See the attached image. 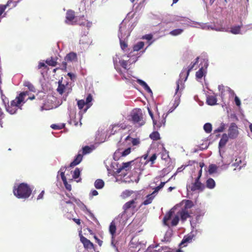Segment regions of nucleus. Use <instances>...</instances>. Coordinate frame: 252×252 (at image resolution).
I'll return each instance as SVG.
<instances>
[{
    "instance_id": "nucleus-61",
    "label": "nucleus",
    "mask_w": 252,
    "mask_h": 252,
    "mask_svg": "<svg viewBox=\"0 0 252 252\" xmlns=\"http://www.w3.org/2000/svg\"><path fill=\"white\" fill-rule=\"evenodd\" d=\"M94 238L96 240V242L97 243L98 245L101 246L102 244L103 241L99 239L96 236H94Z\"/></svg>"
},
{
    "instance_id": "nucleus-31",
    "label": "nucleus",
    "mask_w": 252,
    "mask_h": 252,
    "mask_svg": "<svg viewBox=\"0 0 252 252\" xmlns=\"http://www.w3.org/2000/svg\"><path fill=\"white\" fill-rule=\"evenodd\" d=\"M125 140H131V142L133 146L137 145L140 143V141L138 139L131 138L129 136V135L127 136L125 138Z\"/></svg>"
},
{
    "instance_id": "nucleus-48",
    "label": "nucleus",
    "mask_w": 252,
    "mask_h": 252,
    "mask_svg": "<svg viewBox=\"0 0 252 252\" xmlns=\"http://www.w3.org/2000/svg\"><path fill=\"white\" fill-rule=\"evenodd\" d=\"M92 149L88 146H86L82 148V155H86L91 153Z\"/></svg>"
},
{
    "instance_id": "nucleus-5",
    "label": "nucleus",
    "mask_w": 252,
    "mask_h": 252,
    "mask_svg": "<svg viewBox=\"0 0 252 252\" xmlns=\"http://www.w3.org/2000/svg\"><path fill=\"white\" fill-rule=\"evenodd\" d=\"M136 199H132L130 200L127 202H126L123 206V209L124 210L123 212L121 214H119V216H121V218L123 219V222H125V220L127 221V213H128V211L130 210L132 214L134 213L133 212L135 211V208L136 207Z\"/></svg>"
},
{
    "instance_id": "nucleus-24",
    "label": "nucleus",
    "mask_w": 252,
    "mask_h": 252,
    "mask_svg": "<svg viewBox=\"0 0 252 252\" xmlns=\"http://www.w3.org/2000/svg\"><path fill=\"white\" fill-rule=\"evenodd\" d=\"M11 3H13V4L14 3V1H13L12 0H8L6 4H4V5L0 4V16L4 12L5 9L7 7H8Z\"/></svg>"
},
{
    "instance_id": "nucleus-57",
    "label": "nucleus",
    "mask_w": 252,
    "mask_h": 252,
    "mask_svg": "<svg viewBox=\"0 0 252 252\" xmlns=\"http://www.w3.org/2000/svg\"><path fill=\"white\" fill-rule=\"evenodd\" d=\"M234 100H235L236 105L238 106H240L241 105V101L238 96H235Z\"/></svg>"
},
{
    "instance_id": "nucleus-34",
    "label": "nucleus",
    "mask_w": 252,
    "mask_h": 252,
    "mask_svg": "<svg viewBox=\"0 0 252 252\" xmlns=\"http://www.w3.org/2000/svg\"><path fill=\"white\" fill-rule=\"evenodd\" d=\"M29 94V92L27 91L23 92L21 93L18 96H17L18 99V102H23L24 100V97L27 95Z\"/></svg>"
},
{
    "instance_id": "nucleus-36",
    "label": "nucleus",
    "mask_w": 252,
    "mask_h": 252,
    "mask_svg": "<svg viewBox=\"0 0 252 252\" xmlns=\"http://www.w3.org/2000/svg\"><path fill=\"white\" fill-rule=\"evenodd\" d=\"M194 204L192 201L190 200H185L184 208L183 209L187 210L188 209H190L193 206Z\"/></svg>"
},
{
    "instance_id": "nucleus-28",
    "label": "nucleus",
    "mask_w": 252,
    "mask_h": 252,
    "mask_svg": "<svg viewBox=\"0 0 252 252\" xmlns=\"http://www.w3.org/2000/svg\"><path fill=\"white\" fill-rule=\"evenodd\" d=\"M92 100H93V96H92V94H90L87 95V98H86L85 102H86V104L87 106L85 109L84 112H86L87 111V110L92 105V104H91L90 103L92 102Z\"/></svg>"
},
{
    "instance_id": "nucleus-64",
    "label": "nucleus",
    "mask_w": 252,
    "mask_h": 252,
    "mask_svg": "<svg viewBox=\"0 0 252 252\" xmlns=\"http://www.w3.org/2000/svg\"><path fill=\"white\" fill-rule=\"evenodd\" d=\"M72 220L77 224L80 225V224H81V220L80 219L73 218Z\"/></svg>"
},
{
    "instance_id": "nucleus-32",
    "label": "nucleus",
    "mask_w": 252,
    "mask_h": 252,
    "mask_svg": "<svg viewBox=\"0 0 252 252\" xmlns=\"http://www.w3.org/2000/svg\"><path fill=\"white\" fill-rule=\"evenodd\" d=\"M157 158V154H154L149 159L146 160L145 164H146L148 162H151V166H152L155 163V160Z\"/></svg>"
},
{
    "instance_id": "nucleus-17",
    "label": "nucleus",
    "mask_w": 252,
    "mask_h": 252,
    "mask_svg": "<svg viewBox=\"0 0 252 252\" xmlns=\"http://www.w3.org/2000/svg\"><path fill=\"white\" fill-rule=\"evenodd\" d=\"M131 152V148H128L126 149H125L123 152L121 153L120 151V150H117L114 155V159L116 160V157H117V155H120L122 157H126L129 155Z\"/></svg>"
},
{
    "instance_id": "nucleus-51",
    "label": "nucleus",
    "mask_w": 252,
    "mask_h": 252,
    "mask_svg": "<svg viewBox=\"0 0 252 252\" xmlns=\"http://www.w3.org/2000/svg\"><path fill=\"white\" fill-rule=\"evenodd\" d=\"M78 106L79 109L81 110L83 108L84 106L86 105L85 101L84 100H80L77 102Z\"/></svg>"
},
{
    "instance_id": "nucleus-62",
    "label": "nucleus",
    "mask_w": 252,
    "mask_h": 252,
    "mask_svg": "<svg viewBox=\"0 0 252 252\" xmlns=\"http://www.w3.org/2000/svg\"><path fill=\"white\" fill-rule=\"evenodd\" d=\"M65 187V188L68 190H70L71 189V185L70 184H68L67 182V180H66V182L65 183H63Z\"/></svg>"
},
{
    "instance_id": "nucleus-15",
    "label": "nucleus",
    "mask_w": 252,
    "mask_h": 252,
    "mask_svg": "<svg viewBox=\"0 0 252 252\" xmlns=\"http://www.w3.org/2000/svg\"><path fill=\"white\" fill-rule=\"evenodd\" d=\"M229 138V137L226 133H224L222 134V137L220 140L219 143V147L220 149L222 148L225 146L226 144L228 141Z\"/></svg>"
},
{
    "instance_id": "nucleus-20",
    "label": "nucleus",
    "mask_w": 252,
    "mask_h": 252,
    "mask_svg": "<svg viewBox=\"0 0 252 252\" xmlns=\"http://www.w3.org/2000/svg\"><path fill=\"white\" fill-rule=\"evenodd\" d=\"M173 211H170L168 213L165 215L163 219L164 225L170 227V224L168 223V221L170 220L173 215Z\"/></svg>"
},
{
    "instance_id": "nucleus-7",
    "label": "nucleus",
    "mask_w": 252,
    "mask_h": 252,
    "mask_svg": "<svg viewBox=\"0 0 252 252\" xmlns=\"http://www.w3.org/2000/svg\"><path fill=\"white\" fill-rule=\"evenodd\" d=\"M238 128L234 123H231L228 129V136L230 139H235L239 135Z\"/></svg>"
},
{
    "instance_id": "nucleus-21",
    "label": "nucleus",
    "mask_w": 252,
    "mask_h": 252,
    "mask_svg": "<svg viewBox=\"0 0 252 252\" xmlns=\"http://www.w3.org/2000/svg\"><path fill=\"white\" fill-rule=\"evenodd\" d=\"M136 82L141 86L143 87V88L147 91L149 93H152V90L150 89V88L149 87V86L147 84V83L144 82V81L140 80V79H137Z\"/></svg>"
},
{
    "instance_id": "nucleus-2",
    "label": "nucleus",
    "mask_w": 252,
    "mask_h": 252,
    "mask_svg": "<svg viewBox=\"0 0 252 252\" xmlns=\"http://www.w3.org/2000/svg\"><path fill=\"white\" fill-rule=\"evenodd\" d=\"M188 71L187 68H183L180 74V79H179L176 82V88L175 94V99L176 100H179L182 94V91L184 88V85H182V81L184 80L186 81L189 76H187Z\"/></svg>"
},
{
    "instance_id": "nucleus-35",
    "label": "nucleus",
    "mask_w": 252,
    "mask_h": 252,
    "mask_svg": "<svg viewBox=\"0 0 252 252\" xmlns=\"http://www.w3.org/2000/svg\"><path fill=\"white\" fill-rule=\"evenodd\" d=\"M136 239L134 238H133L130 242L129 246L131 248H138V251L140 250V248L139 246L140 245V243L137 244L136 243Z\"/></svg>"
},
{
    "instance_id": "nucleus-63",
    "label": "nucleus",
    "mask_w": 252,
    "mask_h": 252,
    "mask_svg": "<svg viewBox=\"0 0 252 252\" xmlns=\"http://www.w3.org/2000/svg\"><path fill=\"white\" fill-rule=\"evenodd\" d=\"M44 194V191L42 190L40 192V193L38 195V196L37 197V200H39V199H42L43 198Z\"/></svg>"
},
{
    "instance_id": "nucleus-37",
    "label": "nucleus",
    "mask_w": 252,
    "mask_h": 252,
    "mask_svg": "<svg viewBox=\"0 0 252 252\" xmlns=\"http://www.w3.org/2000/svg\"><path fill=\"white\" fill-rule=\"evenodd\" d=\"M198 60H199V57H197L195 59V62L194 63L192 62L190 63V64L188 66V68H187V70L188 71L187 76L189 75L190 71L193 68V67L196 65V64L198 63Z\"/></svg>"
},
{
    "instance_id": "nucleus-19",
    "label": "nucleus",
    "mask_w": 252,
    "mask_h": 252,
    "mask_svg": "<svg viewBox=\"0 0 252 252\" xmlns=\"http://www.w3.org/2000/svg\"><path fill=\"white\" fill-rule=\"evenodd\" d=\"M217 99L215 95H208L207 97L206 102L209 105H214L217 104Z\"/></svg>"
},
{
    "instance_id": "nucleus-53",
    "label": "nucleus",
    "mask_w": 252,
    "mask_h": 252,
    "mask_svg": "<svg viewBox=\"0 0 252 252\" xmlns=\"http://www.w3.org/2000/svg\"><path fill=\"white\" fill-rule=\"evenodd\" d=\"M120 64L122 67H123L125 69H127V62L126 61H125V60L120 61Z\"/></svg>"
},
{
    "instance_id": "nucleus-49",
    "label": "nucleus",
    "mask_w": 252,
    "mask_h": 252,
    "mask_svg": "<svg viewBox=\"0 0 252 252\" xmlns=\"http://www.w3.org/2000/svg\"><path fill=\"white\" fill-rule=\"evenodd\" d=\"M65 126V124H63L61 125H58L56 124H52L51 126V127L54 129H61L63 128Z\"/></svg>"
},
{
    "instance_id": "nucleus-6",
    "label": "nucleus",
    "mask_w": 252,
    "mask_h": 252,
    "mask_svg": "<svg viewBox=\"0 0 252 252\" xmlns=\"http://www.w3.org/2000/svg\"><path fill=\"white\" fill-rule=\"evenodd\" d=\"M123 221V219L118 215V217L115 218L110 223L109 227V231L112 238H115L117 225L120 224L122 225H125L126 224V220L124 222Z\"/></svg>"
},
{
    "instance_id": "nucleus-29",
    "label": "nucleus",
    "mask_w": 252,
    "mask_h": 252,
    "mask_svg": "<svg viewBox=\"0 0 252 252\" xmlns=\"http://www.w3.org/2000/svg\"><path fill=\"white\" fill-rule=\"evenodd\" d=\"M242 26H237L232 27L230 29V32L234 34L240 33L241 28Z\"/></svg>"
},
{
    "instance_id": "nucleus-26",
    "label": "nucleus",
    "mask_w": 252,
    "mask_h": 252,
    "mask_svg": "<svg viewBox=\"0 0 252 252\" xmlns=\"http://www.w3.org/2000/svg\"><path fill=\"white\" fill-rule=\"evenodd\" d=\"M23 85L25 87H27V88L31 92H34V93L36 92V89H35L34 86L30 82L28 81H25L24 82Z\"/></svg>"
},
{
    "instance_id": "nucleus-9",
    "label": "nucleus",
    "mask_w": 252,
    "mask_h": 252,
    "mask_svg": "<svg viewBox=\"0 0 252 252\" xmlns=\"http://www.w3.org/2000/svg\"><path fill=\"white\" fill-rule=\"evenodd\" d=\"M188 190L190 189L191 191H194L197 190L202 191L205 189L204 185L201 182H195L191 185H187Z\"/></svg>"
},
{
    "instance_id": "nucleus-25",
    "label": "nucleus",
    "mask_w": 252,
    "mask_h": 252,
    "mask_svg": "<svg viewBox=\"0 0 252 252\" xmlns=\"http://www.w3.org/2000/svg\"><path fill=\"white\" fill-rule=\"evenodd\" d=\"M153 194H154L151 193L150 194L147 195L146 196V199L142 203V204L144 205H147L151 204L155 197Z\"/></svg>"
},
{
    "instance_id": "nucleus-50",
    "label": "nucleus",
    "mask_w": 252,
    "mask_h": 252,
    "mask_svg": "<svg viewBox=\"0 0 252 252\" xmlns=\"http://www.w3.org/2000/svg\"><path fill=\"white\" fill-rule=\"evenodd\" d=\"M133 193V191L132 190H126L123 192L122 195L124 197H127L130 196Z\"/></svg>"
},
{
    "instance_id": "nucleus-27",
    "label": "nucleus",
    "mask_w": 252,
    "mask_h": 252,
    "mask_svg": "<svg viewBox=\"0 0 252 252\" xmlns=\"http://www.w3.org/2000/svg\"><path fill=\"white\" fill-rule=\"evenodd\" d=\"M104 186V182L101 179H97L94 182V187L97 189H101Z\"/></svg>"
},
{
    "instance_id": "nucleus-59",
    "label": "nucleus",
    "mask_w": 252,
    "mask_h": 252,
    "mask_svg": "<svg viewBox=\"0 0 252 252\" xmlns=\"http://www.w3.org/2000/svg\"><path fill=\"white\" fill-rule=\"evenodd\" d=\"M61 178L62 179V181L63 182V183H65L66 180V177L65 176L64 173L63 172H62L61 173Z\"/></svg>"
},
{
    "instance_id": "nucleus-8",
    "label": "nucleus",
    "mask_w": 252,
    "mask_h": 252,
    "mask_svg": "<svg viewBox=\"0 0 252 252\" xmlns=\"http://www.w3.org/2000/svg\"><path fill=\"white\" fill-rule=\"evenodd\" d=\"M146 252H171L170 249L166 246H159L156 245L155 246H149Z\"/></svg>"
},
{
    "instance_id": "nucleus-13",
    "label": "nucleus",
    "mask_w": 252,
    "mask_h": 252,
    "mask_svg": "<svg viewBox=\"0 0 252 252\" xmlns=\"http://www.w3.org/2000/svg\"><path fill=\"white\" fill-rule=\"evenodd\" d=\"M179 217H180L181 220L184 222L186 221L188 218L190 217L189 213L188 210L186 209H182L180 212L178 213Z\"/></svg>"
},
{
    "instance_id": "nucleus-16",
    "label": "nucleus",
    "mask_w": 252,
    "mask_h": 252,
    "mask_svg": "<svg viewBox=\"0 0 252 252\" xmlns=\"http://www.w3.org/2000/svg\"><path fill=\"white\" fill-rule=\"evenodd\" d=\"M131 162L132 161L123 162L122 166L119 168L117 169L116 171L117 173H120L123 170H125L126 171L129 170L130 168Z\"/></svg>"
},
{
    "instance_id": "nucleus-46",
    "label": "nucleus",
    "mask_w": 252,
    "mask_h": 252,
    "mask_svg": "<svg viewBox=\"0 0 252 252\" xmlns=\"http://www.w3.org/2000/svg\"><path fill=\"white\" fill-rule=\"evenodd\" d=\"M226 125L223 123L220 124V126L214 130V133L221 132L225 129Z\"/></svg>"
},
{
    "instance_id": "nucleus-30",
    "label": "nucleus",
    "mask_w": 252,
    "mask_h": 252,
    "mask_svg": "<svg viewBox=\"0 0 252 252\" xmlns=\"http://www.w3.org/2000/svg\"><path fill=\"white\" fill-rule=\"evenodd\" d=\"M218 167L214 164H211L209 165L208 172L210 174H212L217 172Z\"/></svg>"
},
{
    "instance_id": "nucleus-44",
    "label": "nucleus",
    "mask_w": 252,
    "mask_h": 252,
    "mask_svg": "<svg viewBox=\"0 0 252 252\" xmlns=\"http://www.w3.org/2000/svg\"><path fill=\"white\" fill-rule=\"evenodd\" d=\"M179 221V217L178 215L175 216L171 221V223L170 224V227L176 226Z\"/></svg>"
},
{
    "instance_id": "nucleus-54",
    "label": "nucleus",
    "mask_w": 252,
    "mask_h": 252,
    "mask_svg": "<svg viewBox=\"0 0 252 252\" xmlns=\"http://www.w3.org/2000/svg\"><path fill=\"white\" fill-rule=\"evenodd\" d=\"M120 45H121V48L123 50H125L127 47V43L125 41H124L122 40H120Z\"/></svg>"
},
{
    "instance_id": "nucleus-10",
    "label": "nucleus",
    "mask_w": 252,
    "mask_h": 252,
    "mask_svg": "<svg viewBox=\"0 0 252 252\" xmlns=\"http://www.w3.org/2000/svg\"><path fill=\"white\" fill-rule=\"evenodd\" d=\"M194 238L195 236L192 233H190L185 235L182 239L181 243H180V246H183L182 247L187 246L188 244L192 242L193 240H194Z\"/></svg>"
},
{
    "instance_id": "nucleus-18",
    "label": "nucleus",
    "mask_w": 252,
    "mask_h": 252,
    "mask_svg": "<svg viewBox=\"0 0 252 252\" xmlns=\"http://www.w3.org/2000/svg\"><path fill=\"white\" fill-rule=\"evenodd\" d=\"M82 158L83 155L80 153H78V154L76 156V158L73 160V161L70 163V166L74 167L77 165V164H79L82 161Z\"/></svg>"
},
{
    "instance_id": "nucleus-12",
    "label": "nucleus",
    "mask_w": 252,
    "mask_h": 252,
    "mask_svg": "<svg viewBox=\"0 0 252 252\" xmlns=\"http://www.w3.org/2000/svg\"><path fill=\"white\" fill-rule=\"evenodd\" d=\"M66 20L65 23L70 24L74 22V20L75 18V12L72 10H68L66 13Z\"/></svg>"
},
{
    "instance_id": "nucleus-38",
    "label": "nucleus",
    "mask_w": 252,
    "mask_h": 252,
    "mask_svg": "<svg viewBox=\"0 0 252 252\" xmlns=\"http://www.w3.org/2000/svg\"><path fill=\"white\" fill-rule=\"evenodd\" d=\"M144 46V43L142 41H140L138 42L136 44L134 45L133 46V51H138L140 49L143 48Z\"/></svg>"
},
{
    "instance_id": "nucleus-40",
    "label": "nucleus",
    "mask_w": 252,
    "mask_h": 252,
    "mask_svg": "<svg viewBox=\"0 0 252 252\" xmlns=\"http://www.w3.org/2000/svg\"><path fill=\"white\" fill-rule=\"evenodd\" d=\"M65 86L63 84H62L61 81L59 82V85L58 88L57 89V92L60 94H62L64 91L65 90Z\"/></svg>"
},
{
    "instance_id": "nucleus-41",
    "label": "nucleus",
    "mask_w": 252,
    "mask_h": 252,
    "mask_svg": "<svg viewBox=\"0 0 252 252\" xmlns=\"http://www.w3.org/2000/svg\"><path fill=\"white\" fill-rule=\"evenodd\" d=\"M150 137L153 140H158L160 139V135L158 131H154L150 135Z\"/></svg>"
},
{
    "instance_id": "nucleus-42",
    "label": "nucleus",
    "mask_w": 252,
    "mask_h": 252,
    "mask_svg": "<svg viewBox=\"0 0 252 252\" xmlns=\"http://www.w3.org/2000/svg\"><path fill=\"white\" fill-rule=\"evenodd\" d=\"M204 70L203 67H201L196 72V77L198 79H201L204 74Z\"/></svg>"
},
{
    "instance_id": "nucleus-22",
    "label": "nucleus",
    "mask_w": 252,
    "mask_h": 252,
    "mask_svg": "<svg viewBox=\"0 0 252 252\" xmlns=\"http://www.w3.org/2000/svg\"><path fill=\"white\" fill-rule=\"evenodd\" d=\"M206 187L209 189H213L215 187L216 183L212 178H209L206 182Z\"/></svg>"
},
{
    "instance_id": "nucleus-3",
    "label": "nucleus",
    "mask_w": 252,
    "mask_h": 252,
    "mask_svg": "<svg viewBox=\"0 0 252 252\" xmlns=\"http://www.w3.org/2000/svg\"><path fill=\"white\" fill-rule=\"evenodd\" d=\"M1 97L2 99L4 104L5 105V109L7 112H8L10 114H15L18 108H20L22 102H18V99L16 97L15 99L12 100L10 102V104H8L7 105L6 103H8V99L2 94H1Z\"/></svg>"
},
{
    "instance_id": "nucleus-1",
    "label": "nucleus",
    "mask_w": 252,
    "mask_h": 252,
    "mask_svg": "<svg viewBox=\"0 0 252 252\" xmlns=\"http://www.w3.org/2000/svg\"><path fill=\"white\" fill-rule=\"evenodd\" d=\"M13 193L18 198L26 199L31 195L32 190L26 183H21L13 188Z\"/></svg>"
},
{
    "instance_id": "nucleus-43",
    "label": "nucleus",
    "mask_w": 252,
    "mask_h": 252,
    "mask_svg": "<svg viewBox=\"0 0 252 252\" xmlns=\"http://www.w3.org/2000/svg\"><path fill=\"white\" fill-rule=\"evenodd\" d=\"M241 163H242V161L240 158H236L235 159V162L234 163H233L232 165V166H233L234 167H235L234 168V170H236V168L238 167V166H239V167L238 168V169L240 170L241 169Z\"/></svg>"
},
{
    "instance_id": "nucleus-47",
    "label": "nucleus",
    "mask_w": 252,
    "mask_h": 252,
    "mask_svg": "<svg viewBox=\"0 0 252 252\" xmlns=\"http://www.w3.org/2000/svg\"><path fill=\"white\" fill-rule=\"evenodd\" d=\"M170 179H169L166 182H162L160 183V185L156 187L155 188V190L153 192L152 194H154L156 192H157L158 191V190H159L161 189H162L164 186L165 185V183H167V182H168L169 181Z\"/></svg>"
},
{
    "instance_id": "nucleus-58",
    "label": "nucleus",
    "mask_w": 252,
    "mask_h": 252,
    "mask_svg": "<svg viewBox=\"0 0 252 252\" xmlns=\"http://www.w3.org/2000/svg\"><path fill=\"white\" fill-rule=\"evenodd\" d=\"M148 112H149V115L150 116H151V118L153 120V124L155 125H156V121L155 120V119H154V115L152 113V112L151 111V110H150L149 109H148Z\"/></svg>"
},
{
    "instance_id": "nucleus-23",
    "label": "nucleus",
    "mask_w": 252,
    "mask_h": 252,
    "mask_svg": "<svg viewBox=\"0 0 252 252\" xmlns=\"http://www.w3.org/2000/svg\"><path fill=\"white\" fill-rule=\"evenodd\" d=\"M120 127L123 129H125L126 128L125 126L123 127L122 124H116L113 125L110 131V134L113 135L114 134L117 130H120V128H119Z\"/></svg>"
},
{
    "instance_id": "nucleus-55",
    "label": "nucleus",
    "mask_w": 252,
    "mask_h": 252,
    "mask_svg": "<svg viewBox=\"0 0 252 252\" xmlns=\"http://www.w3.org/2000/svg\"><path fill=\"white\" fill-rule=\"evenodd\" d=\"M61 69L63 70H66L67 68V63L65 61L63 62L61 64Z\"/></svg>"
},
{
    "instance_id": "nucleus-60",
    "label": "nucleus",
    "mask_w": 252,
    "mask_h": 252,
    "mask_svg": "<svg viewBox=\"0 0 252 252\" xmlns=\"http://www.w3.org/2000/svg\"><path fill=\"white\" fill-rule=\"evenodd\" d=\"M47 66L44 63L42 62H40L38 65V68L40 69L42 67L46 68Z\"/></svg>"
},
{
    "instance_id": "nucleus-56",
    "label": "nucleus",
    "mask_w": 252,
    "mask_h": 252,
    "mask_svg": "<svg viewBox=\"0 0 252 252\" xmlns=\"http://www.w3.org/2000/svg\"><path fill=\"white\" fill-rule=\"evenodd\" d=\"M143 38L146 39L148 40H150L153 38V35L151 34H146L143 36Z\"/></svg>"
},
{
    "instance_id": "nucleus-45",
    "label": "nucleus",
    "mask_w": 252,
    "mask_h": 252,
    "mask_svg": "<svg viewBox=\"0 0 252 252\" xmlns=\"http://www.w3.org/2000/svg\"><path fill=\"white\" fill-rule=\"evenodd\" d=\"M204 129L206 132L209 133L212 131V126L210 123H206L204 125Z\"/></svg>"
},
{
    "instance_id": "nucleus-52",
    "label": "nucleus",
    "mask_w": 252,
    "mask_h": 252,
    "mask_svg": "<svg viewBox=\"0 0 252 252\" xmlns=\"http://www.w3.org/2000/svg\"><path fill=\"white\" fill-rule=\"evenodd\" d=\"M80 175V171L78 168H76L73 172V178L74 179L78 178Z\"/></svg>"
},
{
    "instance_id": "nucleus-11",
    "label": "nucleus",
    "mask_w": 252,
    "mask_h": 252,
    "mask_svg": "<svg viewBox=\"0 0 252 252\" xmlns=\"http://www.w3.org/2000/svg\"><path fill=\"white\" fill-rule=\"evenodd\" d=\"M80 241L83 244L84 248L87 250L94 249V245L89 239L83 236L80 237Z\"/></svg>"
},
{
    "instance_id": "nucleus-4",
    "label": "nucleus",
    "mask_w": 252,
    "mask_h": 252,
    "mask_svg": "<svg viewBox=\"0 0 252 252\" xmlns=\"http://www.w3.org/2000/svg\"><path fill=\"white\" fill-rule=\"evenodd\" d=\"M131 121L136 127H141L144 125L145 121L141 109L133 110L131 113Z\"/></svg>"
},
{
    "instance_id": "nucleus-39",
    "label": "nucleus",
    "mask_w": 252,
    "mask_h": 252,
    "mask_svg": "<svg viewBox=\"0 0 252 252\" xmlns=\"http://www.w3.org/2000/svg\"><path fill=\"white\" fill-rule=\"evenodd\" d=\"M183 31L184 30L182 29H175L174 30L171 31L169 32V34L173 36H177L181 34L183 32Z\"/></svg>"
},
{
    "instance_id": "nucleus-33",
    "label": "nucleus",
    "mask_w": 252,
    "mask_h": 252,
    "mask_svg": "<svg viewBox=\"0 0 252 252\" xmlns=\"http://www.w3.org/2000/svg\"><path fill=\"white\" fill-rule=\"evenodd\" d=\"M46 63L52 66H55L57 64V60L53 59L52 57L47 59Z\"/></svg>"
},
{
    "instance_id": "nucleus-14",
    "label": "nucleus",
    "mask_w": 252,
    "mask_h": 252,
    "mask_svg": "<svg viewBox=\"0 0 252 252\" xmlns=\"http://www.w3.org/2000/svg\"><path fill=\"white\" fill-rule=\"evenodd\" d=\"M64 60L67 62H74L77 61V56L76 53L71 52L67 54L64 58Z\"/></svg>"
}]
</instances>
